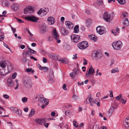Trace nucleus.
I'll use <instances>...</instances> for the list:
<instances>
[{
    "mask_svg": "<svg viewBox=\"0 0 129 129\" xmlns=\"http://www.w3.org/2000/svg\"><path fill=\"white\" fill-rule=\"evenodd\" d=\"M7 64V63L4 61H2L0 62V75H4L5 74V72H3V69L6 68Z\"/></svg>",
    "mask_w": 129,
    "mask_h": 129,
    "instance_id": "1",
    "label": "nucleus"
},
{
    "mask_svg": "<svg viewBox=\"0 0 129 129\" xmlns=\"http://www.w3.org/2000/svg\"><path fill=\"white\" fill-rule=\"evenodd\" d=\"M122 43L120 41L114 42L112 44V46L113 48L117 50L120 49L121 47Z\"/></svg>",
    "mask_w": 129,
    "mask_h": 129,
    "instance_id": "2",
    "label": "nucleus"
},
{
    "mask_svg": "<svg viewBox=\"0 0 129 129\" xmlns=\"http://www.w3.org/2000/svg\"><path fill=\"white\" fill-rule=\"evenodd\" d=\"M52 35L54 39L56 41V42L58 43H60L61 41L59 39V36L56 29H53L52 31Z\"/></svg>",
    "mask_w": 129,
    "mask_h": 129,
    "instance_id": "3",
    "label": "nucleus"
},
{
    "mask_svg": "<svg viewBox=\"0 0 129 129\" xmlns=\"http://www.w3.org/2000/svg\"><path fill=\"white\" fill-rule=\"evenodd\" d=\"M25 19L28 21H30L32 22H36L38 20L39 18L34 16H28L25 17Z\"/></svg>",
    "mask_w": 129,
    "mask_h": 129,
    "instance_id": "4",
    "label": "nucleus"
},
{
    "mask_svg": "<svg viewBox=\"0 0 129 129\" xmlns=\"http://www.w3.org/2000/svg\"><path fill=\"white\" fill-rule=\"evenodd\" d=\"M71 38L72 42L77 43L79 41L80 39V36L79 35H72L71 36Z\"/></svg>",
    "mask_w": 129,
    "mask_h": 129,
    "instance_id": "5",
    "label": "nucleus"
},
{
    "mask_svg": "<svg viewBox=\"0 0 129 129\" xmlns=\"http://www.w3.org/2000/svg\"><path fill=\"white\" fill-rule=\"evenodd\" d=\"M96 29L97 32L100 35H102L105 32V29L102 26H98L96 28Z\"/></svg>",
    "mask_w": 129,
    "mask_h": 129,
    "instance_id": "6",
    "label": "nucleus"
},
{
    "mask_svg": "<svg viewBox=\"0 0 129 129\" xmlns=\"http://www.w3.org/2000/svg\"><path fill=\"white\" fill-rule=\"evenodd\" d=\"M33 8L31 6L27 7L24 10V13L25 14L30 13L33 12Z\"/></svg>",
    "mask_w": 129,
    "mask_h": 129,
    "instance_id": "7",
    "label": "nucleus"
},
{
    "mask_svg": "<svg viewBox=\"0 0 129 129\" xmlns=\"http://www.w3.org/2000/svg\"><path fill=\"white\" fill-rule=\"evenodd\" d=\"M103 17V19L106 21L107 22L110 21V15L108 14L107 12H105Z\"/></svg>",
    "mask_w": 129,
    "mask_h": 129,
    "instance_id": "8",
    "label": "nucleus"
},
{
    "mask_svg": "<svg viewBox=\"0 0 129 129\" xmlns=\"http://www.w3.org/2000/svg\"><path fill=\"white\" fill-rule=\"evenodd\" d=\"M65 24L67 28L69 29H72L73 27V24L72 23L69 21H66L65 22Z\"/></svg>",
    "mask_w": 129,
    "mask_h": 129,
    "instance_id": "9",
    "label": "nucleus"
},
{
    "mask_svg": "<svg viewBox=\"0 0 129 129\" xmlns=\"http://www.w3.org/2000/svg\"><path fill=\"white\" fill-rule=\"evenodd\" d=\"M124 125L126 128H129V116L127 117L125 120V121L123 122Z\"/></svg>",
    "mask_w": 129,
    "mask_h": 129,
    "instance_id": "10",
    "label": "nucleus"
},
{
    "mask_svg": "<svg viewBox=\"0 0 129 129\" xmlns=\"http://www.w3.org/2000/svg\"><path fill=\"white\" fill-rule=\"evenodd\" d=\"M47 21L49 24L52 25L55 22V20L53 17H49L48 18Z\"/></svg>",
    "mask_w": 129,
    "mask_h": 129,
    "instance_id": "11",
    "label": "nucleus"
},
{
    "mask_svg": "<svg viewBox=\"0 0 129 129\" xmlns=\"http://www.w3.org/2000/svg\"><path fill=\"white\" fill-rule=\"evenodd\" d=\"M18 4L17 3H13L11 9L14 11H16L19 8Z\"/></svg>",
    "mask_w": 129,
    "mask_h": 129,
    "instance_id": "12",
    "label": "nucleus"
},
{
    "mask_svg": "<svg viewBox=\"0 0 129 129\" xmlns=\"http://www.w3.org/2000/svg\"><path fill=\"white\" fill-rule=\"evenodd\" d=\"M36 121L37 123L39 124H42L46 122V119L45 118L40 119H38L36 120Z\"/></svg>",
    "mask_w": 129,
    "mask_h": 129,
    "instance_id": "13",
    "label": "nucleus"
},
{
    "mask_svg": "<svg viewBox=\"0 0 129 129\" xmlns=\"http://www.w3.org/2000/svg\"><path fill=\"white\" fill-rule=\"evenodd\" d=\"M94 69H89L88 71L87 72V71L86 72V76L87 77H88L89 75H92L94 72Z\"/></svg>",
    "mask_w": 129,
    "mask_h": 129,
    "instance_id": "14",
    "label": "nucleus"
},
{
    "mask_svg": "<svg viewBox=\"0 0 129 129\" xmlns=\"http://www.w3.org/2000/svg\"><path fill=\"white\" fill-rule=\"evenodd\" d=\"M31 55V54L30 51L27 50L26 51H25L23 52L22 53L23 56V57H26L27 56H29L30 55Z\"/></svg>",
    "mask_w": 129,
    "mask_h": 129,
    "instance_id": "15",
    "label": "nucleus"
},
{
    "mask_svg": "<svg viewBox=\"0 0 129 129\" xmlns=\"http://www.w3.org/2000/svg\"><path fill=\"white\" fill-rule=\"evenodd\" d=\"M115 106H111L108 111V114L109 116H111L112 114V113L113 112L115 109Z\"/></svg>",
    "mask_w": 129,
    "mask_h": 129,
    "instance_id": "16",
    "label": "nucleus"
},
{
    "mask_svg": "<svg viewBox=\"0 0 129 129\" xmlns=\"http://www.w3.org/2000/svg\"><path fill=\"white\" fill-rule=\"evenodd\" d=\"M8 67V72H10V71H11L13 69V67L11 64L10 63H8L7 65Z\"/></svg>",
    "mask_w": 129,
    "mask_h": 129,
    "instance_id": "17",
    "label": "nucleus"
},
{
    "mask_svg": "<svg viewBox=\"0 0 129 129\" xmlns=\"http://www.w3.org/2000/svg\"><path fill=\"white\" fill-rule=\"evenodd\" d=\"M8 83L9 86H12L13 85L12 79H9L8 80Z\"/></svg>",
    "mask_w": 129,
    "mask_h": 129,
    "instance_id": "18",
    "label": "nucleus"
},
{
    "mask_svg": "<svg viewBox=\"0 0 129 129\" xmlns=\"http://www.w3.org/2000/svg\"><path fill=\"white\" fill-rule=\"evenodd\" d=\"M77 46L79 49H85L84 47V46L81 42H80L78 43L77 44Z\"/></svg>",
    "mask_w": 129,
    "mask_h": 129,
    "instance_id": "19",
    "label": "nucleus"
},
{
    "mask_svg": "<svg viewBox=\"0 0 129 129\" xmlns=\"http://www.w3.org/2000/svg\"><path fill=\"white\" fill-rule=\"evenodd\" d=\"M42 11V13H44V15H46L48 12L49 10L47 8L41 9Z\"/></svg>",
    "mask_w": 129,
    "mask_h": 129,
    "instance_id": "20",
    "label": "nucleus"
},
{
    "mask_svg": "<svg viewBox=\"0 0 129 129\" xmlns=\"http://www.w3.org/2000/svg\"><path fill=\"white\" fill-rule=\"evenodd\" d=\"M88 37L91 40H93L94 41H95L96 40L95 37L93 35H88Z\"/></svg>",
    "mask_w": 129,
    "mask_h": 129,
    "instance_id": "21",
    "label": "nucleus"
},
{
    "mask_svg": "<svg viewBox=\"0 0 129 129\" xmlns=\"http://www.w3.org/2000/svg\"><path fill=\"white\" fill-rule=\"evenodd\" d=\"M92 98H87L86 100V101L84 102V103L85 104H87L88 103H90L92 101Z\"/></svg>",
    "mask_w": 129,
    "mask_h": 129,
    "instance_id": "22",
    "label": "nucleus"
},
{
    "mask_svg": "<svg viewBox=\"0 0 129 129\" xmlns=\"http://www.w3.org/2000/svg\"><path fill=\"white\" fill-rule=\"evenodd\" d=\"M81 42L85 49L87 48L88 46V43L86 41H83Z\"/></svg>",
    "mask_w": 129,
    "mask_h": 129,
    "instance_id": "23",
    "label": "nucleus"
},
{
    "mask_svg": "<svg viewBox=\"0 0 129 129\" xmlns=\"http://www.w3.org/2000/svg\"><path fill=\"white\" fill-rule=\"evenodd\" d=\"M38 101H40L42 103H46V100L43 97L39 98L38 99Z\"/></svg>",
    "mask_w": 129,
    "mask_h": 129,
    "instance_id": "24",
    "label": "nucleus"
},
{
    "mask_svg": "<svg viewBox=\"0 0 129 129\" xmlns=\"http://www.w3.org/2000/svg\"><path fill=\"white\" fill-rule=\"evenodd\" d=\"M79 26L77 25H76L74 28V32L75 33H77L79 32Z\"/></svg>",
    "mask_w": 129,
    "mask_h": 129,
    "instance_id": "25",
    "label": "nucleus"
},
{
    "mask_svg": "<svg viewBox=\"0 0 129 129\" xmlns=\"http://www.w3.org/2000/svg\"><path fill=\"white\" fill-rule=\"evenodd\" d=\"M124 25H125L126 26H128L129 24V21L128 20L127 18L125 19L124 22L123 23Z\"/></svg>",
    "mask_w": 129,
    "mask_h": 129,
    "instance_id": "26",
    "label": "nucleus"
},
{
    "mask_svg": "<svg viewBox=\"0 0 129 129\" xmlns=\"http://www.w3.org/2000/svg\"><path fill=\"white\" fill-rule=\"evenodd\" d=\"M61 32L62 34L66 35L68 33V31L66 29L64 28H62L61 29Z\"/></svg>",
    "mask_w": 129,
    "mask_h": 129,
    "instance_id": "27",
    "label": "nucleus"
},
{
    "mask_svg": "<svg viewBox=\"0 0 129 129\" xmlns=\"http://www.w3.org/2000/svg\"><path fill=\"white\" fill-rule=\"evenodd\" d=\"M35 110L33 109H32L29 113V117L35 114Z\"/></svg>",
    "mask_w": 129,
    "mask_h": 129,
    "instance_id": "28",
    "label": "nucleus"
},
{
    "mask_svg": "<svg viewBox=\"0 0 129 129\" xmlns=\"http://www.w3.org/2000/svg\"><path fill=\"white\" fill-rule=\"evenodd\" d=\"M100 101L98 99H96L94 101V103L96 104H97L98 107L100 106Z\"/></svg>",
    "mask_w": 129,
    "mask_h": 129,
    "instance_id": "29",
    "label": "nucleus"
},
{
    "mask_svg": "<svg viewBox=\"0 0 129 129\" xmlns=\"http://www.w3.org/2000/svg\"><path fill=\"white\" fill-rule=\"evenodd\" d=\"M47 101H46V102L45 103V104H43L42 106H41V107L43 108L44 109V108L48 104V100L47 99Z\"/></svg>",
    "mask_w": 129,
    "mask_h": 129,
    "instance_id": "30",
    "label": "nucleus"
},
{
    "mask_svg": "<svg viewBox=\"0 0 129 129\" xmlns=\"http://www.w3.org/2000/svg\"><path fill=\"white\" fill-rule=\"evenodd\" d=\"M116 72H119V70L117 68H115L112 70L111 71V73H114Z\"/></svg>",
    "mask_w": 129,
    "mask_h": 129,
    "instance_id": "31",
    "label": "nucleus"
},
{
    "mask_svg": "<svg viewBox=\"0 0 129 129\" xmlns=\"http://www.w3.org/2000/svg\"><path fill=\"white\" fill-rule=\"evenodd\" d=\"M15 113L18 114L19 116L21 115L22 114L21 111L20 110H19L17 109V110H16Z\"/></svg>",
    "mask_w": 129,
    "mask_h": 129,
    "instance_id": "32",
    "label": "nucleus"
},
{
    "mask_svg": "<svg viewBox=\"0 0 129 129\" xmlns=\"http://www.w3.org/2000/svg\"><path fill=\"white\" fill-rule=\"evenodd\" d=\"M97 4L99 6H102L103 5V3L102 0H99L97 2Z\"/></svg>",
    "mask_w": 129,
    "mask_h": 129,
    "instance_id": "33",
    "label": "nucleus"
},
{
    "mask_svg": "<svg viewBox=\"0 0 129 129\" xmlns=\"http://www.w3.org/2000/svg\"><path fill=\"white\" fill-rule=\"evenodd\" d=\"M10 109L13 112H15L16 111V110H17V109L14 107H11L10 108Z\"/></svg>",
    "mask_w": 129,
    "mask_h": 129,
    "instance_id": "34",
    "label": "nucleus"
},
{
    "mask_svg": "<svg viewBox=\"0 0 129 129\" xmlns=\"http://www.w3.org/2000/svg\"><path fill=\"white\" fill-rule=\"evenodd\" d=\"M122 96V95L120 94L118 96L116 97L115 99L118 101L120 100L121 99Z\"/></svg>",
    "mask_w": 129,
    "mask_h": 129,
    "instance_id": "35",
    "label": "nucleus"
},
{
    "mask_svg": "<svg viewBox=\"0 0 129 129\" xmlns=\"http://www.w3.org/2000/svg\"><path fill=\"white\" fill-rule=\"evenodd\" d=\"M63 60V61L62 63H64L67 64L69 62L68 61L67 59L66 58H64Z\"/></svg>",
    "mask_w": 129,
    "mask_h": 129,
    "instance_id": "36",
    "label": "nucleus"
},
{
    "mask_svg": "<svg viewBox=\"0 0 129 129\" xmlns=\"http://www.w3.org/2000/svg\"><path fill=\"white\" fill-rule=\"evenodd\" d=\"M117 1L120 4H123L124 3V0H117Z\"/></svg>",
    "mask_w": 129,
    "mask_h": 129,
    "instance_id": "37",
    "label": "nucleus"
},
{
    "mask_svg": "<svg viewBox=\"0 0 129 129\" xmlns=\"http://www.w3.org/2000/svg\"><path fill=\"white\" fill-rule=\"evenodd\" d=\"M73 73L74 74V75H77V71H79L77 69H75L73 70Z\"/></svg>",
    "mask_w": 129,
    "mask_h": 129,
    "instance_id": "38",
    "label": "nucleus"
},
{
    "mask_svg": "<svg viewBox=\"0 0 129 129\" xmlns=\"http://www.w3.org/2000/svg\"><path fill=\"white\" fill-rule=\"evenodd\" d=\"M58 56L57 55L54 54L53 59H57L58 60L59 58L58 57Z\"/></svg>",
    "mask_w": 129,
    "mask_h": 129,
    "instance_id": "39",
    "label": "nucleus"
},
{
    "mask_svg": "<svg viewBox=\"0 0 129 129\" xmlns=\"http://www.w3.org/2000/svg\"><path fill=\"white\" fill-rule=\"evenodd\" d=\"M46 31V28L42 29L41 30V31L42 34H44L45 33Z\"/></svg>",
    "mask_w": 129,
    "mask_h": 129,
    "instance_id": "40",
    "label": "nucleus"
},
{
    "mask_svg": "<svg viewBox=\"0 0 129 129\" xmlns=\"http://www.w3.org/2000/svg\"><path fill=\"white\" fill-rule=\"evenodd\" d=\"M83 59L84 61L83 64L84 65H86L87 64L88 61L84 58Z\"/></svg>",
    "mask_w": 129,
    "mask_h": 129,
    "instance_id": "41",
    "label": "nucleus"
},
{
    "mask_svg": "<svg viewBox=\"0 0 129 129\" xmlns=\"http://www.w3.org/2000/svg\"><path fill=\"white\" fill-rule=\"evenodd\" d=\"M94 54L95 55V57H96L98 56L99 52L98 51H96L94 52Z\"/></svg>",
    "mask_w": 129,
    "mask_h": 129,
    "instance_id": "42",
    "label": "nucleus"
},
{
    "mask_svg": "<svg viewBox=\"0 0 129 129\" xmlns=\"http://www.w3.org/2000/svg\"><path fill=\"white\" fill-rule=\"evenodd\" d=\"M27 98L25 97L22 98V100L23 102L24 103L27 101Z\"/></svg>",
    "mask_w": 129,
    "mask_h": 129,
    "instance_id": "43",
    "label": "nucleus"
},
{
    "mask_svg": "<svg viewBox=\"0 0 129 129\" xmlns=\"http://www.w3.org/2000/svg\"><path fill=\"white\" fill-rule=\"evenodd\" d=\"M16 19L17 22L21 23H23V21L21 19L18 18H16Z\"/></svg>",
    "mask_w": 129,
    "mask_h": 129,
    "instance_id": "44",
    "label": "nucleus"
},
{
    "mask_svg": "<svg viewBox=\"0 0 129 129\" xmlns=\"http://www.w3.org/2000/svg\"><path fill=\"white\" fill-rule=\"evenodd\" d=\"M4 4L5 5V6L7 7H8L9 5H10V3L7 1H6L4 3Z\"/></svg>",
    "mask_w": 129,
    "mask_h": 129,
    "instance_id": "45",
    "label": "nucleus"
},
{
    "mask_svg": "<svg viewBox=\"0 0 129 129\" xmlns=\"http://www.w3.org/2000/svg\"><path fill=\"white\" fill-rule=\"evenodd\" d=\"M70 112V111L69 110H67L65 111V114L67 116H69L70 115L69 113Z\"/></svg>",
    "mask_w": 129,
    "mask_h": 129,
    "instance_id": "46",
    "label": "nucleus"
},
{
    "mask_svg": "<svg viewBox=\"0 0 129 129\" xmlns=\"http://www.w3.org/2000/svg\"><path fill=\"white\" fill-rule=\"evenodd\" d=\"M29 49L30 50V52L31 53L34 54L36 53V51L32 49H31L29 48Z\"/></svg>",
    "mask_w": 129,
    "mask_h": 129,
    "instance_id": "47",
    "label": "nucleus"
},
{
    "mask_svg": "<svg viewBox=\"0 0 129 129\" xmlns=\"http://www.w3.org/2000/svg\"><path fill=\"white\" fill-rule=\"evenodd\" d=\"M112 33L114 35H116L117 34L115 30L113 29L111 30Z\"/></svg>",
    "mask_w": 129,
    "mask_h": 129,
    "instance_id": "48",
    "label": "nucleus"
},
{
    "mask_svg": "<svg viewBox=\"0 0 129 129\" xmlns=\"http://www.w3.org/2000/svg\"><path fill=\"white\" fill-rule=\"evenodd\" d=\"M127 15V13H123L122 15V16L123 17H126Z\"/></svg>",
    "mask_w": 129,
    "mask_h": 129,
    "instance_id": "49",
    "label": "nucleus"
},
{
    "mask_svg": "<svg viewBox=\"0 0 129 129\" xmlns=\"http://www.w3.org/2000/svg\"><path fill=\"white\" fill-rule=\"evenodd\" d=\"M17 75V73H15L14 74H13L12 75V77L13 79H14Z\"/></svg>",
    "mask_w": 129,
    "mask_h": 129,
    "instance_id": "50",
    "label": "nucleus"
},
{
    "mask_svg": "<svg viewBox=\"0 0 129 129\" xmlns=\"http://www.w3.org/2000/svg\"><path fill=\"white\" fill-rule=\"evenodd\" d=\"M74 122H76L75 121H73L74 126L76 127H78V125L77 123V122L76 123H75Z\"/></svg>",
    "mask_w": 129,
    "mask_h": 129,
    "instance_id": "51",
    "label": "nucleus"
},
{
    "mask_svg": "<svg viewBox=\"0 0 129 129\" xmlns=\"http://www.w3.org/2000/svg\"><path fill=\"white\" fill-rule=\"evenodd\" d=\"M94 126L91 125L88 127L87 129H93Z\"/></svg>",
    "mask_w": 129,
    "mask_h": 129,
    "instance_id": "52",
    "label": "nucleus"
},
{
    "mask_svg": "<svg viewBox=\"0 0 129 129\" xmlns=\"http://www.w3.org/2000/svg\"><path fill=\"white\" fill-rule=\"evenodd\" d=\"M54 54L53 53H51L49 55V56L50 58H53Z\"/></svg>",
    "mask_w": 129,
    "mask_h": 129,
    "instance_id": "53",
    "label": "nucleus"
},
{
    "mask_svg": "<svg viewBox=\"0 0 129 129\" xmlns=\"http://www.w3.org/2000/svg\"><path fill=\"white\" fill-rule=\"evenodd\" d=\"M3 96L6 99H8L9 98V96L5 94L3 95Z\"/></svg>",
    "mask_w": 129,
    "mask_h": 129,
    "instance_id": "54",
    "label": "nucleus"
},
{
    "mask_svg": "<svg viewBox=\"0 0 129 129\" xmlns=\"http://www.w3.org/2000/svg\"><path fill=\"white\" fill-rule=\"evenodd\" d=\"M24 58L22 59V61L24 63L26 62L27 60V58L26 57H24Z\"/></svg>",
    "mask_w": 129,
    "mask_h": 129,
    "instance_id": "55",
    "label": "nucleus"
},
{
    "mask_svg": "<svg viewBox=\"0 0 129 129\" xmlns=\"http://www.w3.org/2000/svg\"><path fill=\"white\" fill-rule=\"evenodd\" d=\"M66 86L67 85L65 84H63L62 86V88L64 90H65L67 89Z\"/></svg>",
    "mask_w": 129,
    "mask_h": 129,
    "instance_id": "56",
    "label": "nucleus"
},
{
    "mask_svg": "<svg viewBox=\"0 0 129 129\" xmlns=\"http://www.w3.org/2000/svg\"><path fill=\"white\" fill-rule=\"evenodd\" d=\"M70 76L72 77V78H74V73H73V72H71V73L70 74Z\"/></svg>",
    "mask_w": 129,
    "mask_h": 129,
    "instance_id": "57",
    "label": "nucleus"
},
{
    "mask_svg": "<svg viewBox=\"0 0 129 129\" xmlns=\"http://www.w3.org/2000/svg\"><path fill=\"white\" fill-rule=\"evenodd\" d=\"M44 70L45 72L47 71L48 70V68L47 67H43V69Z\"/></svg>",
    "mask_w": 129,
    "mask_h": 129,
    "instance_id": "58",
    "label": "nucleus"
},
{
    "mask_svg": "<svg viewBox=\"0 0 129 129\" xmlns=\"http://www.w3.org/2000/svg\"><path fill=\"white\" fill-rule=\"evenodd\" d=\"M7 123L8 124L9 126H11L12 125V123L10 121L7 122Z\"/></svg>",
    "mask_w": 129,
    "mask_h": 129,
    "instance_id": "59",
    "label": "nucleus"
},
{
    "mask_svg": "<svg viewBox=\"0 0 129 129\" xmlns=\"http://www.w3.org/2000/svg\"><path fill=\"white\" fill-rule=\"evenodd\" d=\"M42 9H40L38 12V14L40 15L42 13Z\"/></svg>",
    "mask_w": 129,
    "mask_h": 129,
    "instance_id": "60",
    "label": "nucleus"
},
{
    "mask_svg": "<svg viewBox=\"0 0 129 129\" xmlns=\"http://www.w3.org/2000/svg\"><path fill=\"white\" fill-rule=\"evenodd\" d=\"M31 70V68H30V69H29V68H28V69H26V72H30Z\"/></svg>",
    "mask_w": 129,
    "mask_h": 129,
    "instance_id": "61",
    "label": "nucleus"
},
{
    "mask_svg": "<svg viewBox=\"0 0 129 129\" xmlns=\"http://www.w3.org/2000/svg\"><path fill=\"white\" fill-rule=\"evenodd\" d=\"M43 61L44 63H46L47 62V60L45 57H44L43 59Z\"/></svg>",
    "mask_w": 129,
    "mask_h": 129,
    "instance_id": "62",
    "label": "nucleus"
},
{
    "mask_svg": "<svg viewBox=\"0 0 129 129\" xmlns=\"http://www.w3.org/2000/svg\"><path fill=\"white\" fill-rule=\"evenodd\" d=\"M77 54H75V55H74L73 56L74 57H73V59H76L77 58Z\"/></svg>",
    "mask_w": 129,
    "mask_h": 129,
    "instance_id": "63",
    "label": "nucleus"
},
{
    "mask_svg": "<svg viewBox=\"0 0 129 129\" xmlns=\"http://www.w3.org/2000/svg\"><path fill=\"white\" fill-rule=\"evenodd\" d=\"M38 66L40 70H41L43 69V67H42L40 64H38Z\"/></svg>",
    "mask_w": 129,
    "mask_h": 129,
    "instance_id": "64",
    "label": "nucleus"
}]
</instances>
